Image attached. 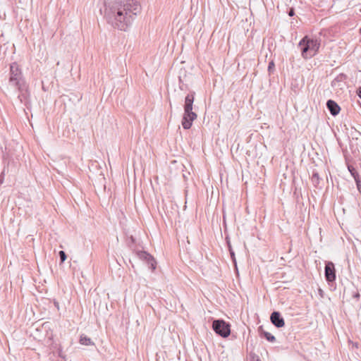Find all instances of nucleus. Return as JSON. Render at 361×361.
Returning <instances> with one entry per match:
<instances>
[{
	"label": "nucleus",
	"mask_w": 361,
	"mask_h": 361,
	"mask_svg": "<svg viewBox=\"0 0 361 361\" xmlns=\"http://www.w3.org/2000/svg\"><path fill=\"white\" fill-rule=\"evenodd\" d=\"M140 6L135 0H123L116 8L115 25L120 30L126 31L135 16L140 12Z\"/></svg>",
	"instance_id": "obj_1"
},
{
	"label": "nucleus",
	"mask_w": 361,
	"mask_h": 361,
	"mask_svg": "<svg viewBox=\"0 0 361 361\" xmlns=\"http://www.w3.org/2000/svg\"><path fill=\"white\" fill-rule=\"evenodd\" d=\"M301 54L304 59H310L315 56L319 51L320 42L316 39L304 37L298 44Z\"/></svg>",
	"instance_id": "obj_2"
},
{
	"label": "nucleus",
	"mask_w": 361,
	"mask_h": 361,
	"mask_svg": "<svg viewBox=\"0 0 361 361\" xmlns=\"http://www.w3.org/2000/svg\"><path fill=\"white\" fill-rule=\"evenodd\" d=\"M194 99V94H189L185 97L184 115L182 120V126L184 129H190L193 121L197 118V114L192 111Z\"/></svg>",
	"instance_id": "obj_3"
},
{
	"label": "nucleus",
	"mask_w": 361,
	"mask_h": 361,
	"mask_svg": "<svg viewBox=\"0 0 361 361\" xmlns=\"http://www.w3.org/2000/svg\"><path fill=\"white\" fill-rule=\"evenodd\" d=\"M212 327L217 334L224 338L228 337L231 334L230 325L224 320H214Z\"/></svg>",
	"instance_id": "obj_4"
},
{
	"label": "nucleus",
	"mask_w": 361,
	"mask_h": 361,
	"mask_svg": "<svg viewBox=\"0 0 361 361\" xmlns=\"http://www.w3.org/2000/svg\"><path fill=\"white\" fill-rule=\"evenodd\" d=\"M22 79V73L19 66L17 63H13L11 66V76L9 82L11 85L19 87Z\"/></svg>",
	"instance_id": "obj_5"
},
{
	"label": "nucleus",
	"mask_w": 361,
	"mask_h": 361,
	"mask_svg": "<svg viewBox=\"0 0 361 361\" xmlns=\"http://www.w3.org/2000/svg\"><path fill=\"white\" fill-rule=\"evenodd\" d=\"M325 277L329 282L334 281L336 279L335 267L334 263L331 262H328L326 264Z\"/></svg>",
	"instance_id": "obj_6"
},
{
	"label": "nucleus",
	"mask_w": 361,
	"mask_h": 361,
	"mask_svg": "<svg viewBox=\"0 0 361 361\" xmlns=\"http://www.w3.org/2000/svg\"><path fill=\"white\" fill-rule=\"evenodd\" d=\"M270 319L271 322L277 327H282L284 326L285 322L279 312H274L271 314Z\"/></svg>",
	"instance_id": "obj_7"
},
{
	"label": "nucleus",
	"mask_w": 361,
	"mask_h": 361,
	"mask_svg": "<svg viewBox=\"0 0 361 361\" xmlns=\"http://www.w3.org/2000/svg\"><path fill=\"white\" fill-rule=\"evenodd\" d=\"M326 106L333 116L338 115L341 111L340 106L333 100H329L326 103Z\"/></svg>",
	"instance_id": "obj_8"
},
{
	"label": "nucleus",
	"mask_w": 361,
	"mask_h": 361,
	"mask_svg": "<svg viewBox=\"0 0 361 361\" xmlns=\"http://www.w3.org/2000/svg\"><path fill=\"white\" fill-rule=\"evenodd\" d=\"M80 343L84 345H94V343L91 341L90 338H87L86 336L82 335L80 338Z\"/></svg>",
	"instance_id": "obj_9"
},
{
	"label": "nucleus",
	"mask_w": 361,
	"mask_h": 361,
	"mask_svg": "<svg viewBox=\"0 0 361 361\" xmlns=\"http://www.w3.org/2000/svg\"><path fill=\"white\" fill-rule=\"evenodd\" d=\"M264 336L270 342H274L275 341V337L273 335H271L270 333L265 332Z\"/></svg>",
	"instance_id": "obj_10"
},
{
	"label": "nucleus",
	"mask_w": 361,
	"mask_h": 361,
	"mask_svg": "<svg viewBox=\"0 0 361 361\" xmlns=\"http://www.w3.org/2000/svg\"><path fill=\"white\" fill-rule=\"evenodd\" d=\"M59 255H60V258H61V262H63L66 260V253L63 251H60L59 252Z\"/></svg>",
	"instance_id": "obj_11"
},
{
	"label": "nucleus",
	"mask_w": 361,
	"mask_h": 361,
	"mask_svg": "<svg viewBox=\"0 0 361 361\" xmlns=\"http://www.w3.org/2000/svg\"><path fill=\"white\" fill-rule=\"evenodd\" d=\"M348 170L350 171V172L351 173V174H352L353 176H354V171H355L354 168H353V167H352V166H348Z\"/></svg>",
	"instance_id": "obj_12"
},
{
	"label": "nucleus",
	"mask_w": 361,
	"mask_h": 361,
	"mask_svg": "<svg viewBox=\"0 0 361 361\" xmlns=\"http://www.w3.org/2000/svg\"><path fill=\"white\" fill-rule=\"evenodd\" d=\"M357 93V95L359 96V97L361 99V87L360 88H358Z\"/></svg>",
	"instance_id": "obj_13"
},
{
	"label": "nucleus",
	"mask_w": 361,
	"mask_h": 361,
	"mask_svg": "<svg viewBox=\"0 0 361 361\" xmlns=\"http://www.w3.org/2000/svg\"><path fill=\"white\" fill-rule=\"evenodd\" d=\"M293 15H294V11H293V10L292 9V10H290V12H289V16H293Z\"/></svg>",
	"instance_id": "obj_14"
},
{
	"label": "nucleus",
	"mask_w": 361,
	"mask_h": 361,
	"mask_svg": "<svg viewBox=\"0 0 361 361\" xmlns=\"http://www.w3.org/2000/svg\"><path fill=\"white\" fill-rule=\"evenodd\" d=\"M271 66H273V63H270V65L269 66V68H271Z\"/></svg>",
	"instance_id": "obj_15"
},
{
	"label": "nucleus",
	"mask_w": 361,
	"mask_h": 361,
	"mask_svg": "<svg viewBox=\"0 0 361 361\" xmlns=\"http://www.w3.org/2000/svg\"><path fill=\"white\" fill-rule=\"evenodd\" d=\"M271 66H273V63H270V65L269 66V68H271Z\"/></svg>",
	"instance_id": "obj_16"
}]
</instances>
